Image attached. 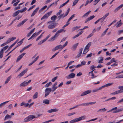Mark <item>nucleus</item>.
<instances>
[{
  "mask_svg": "<svg viewBox=\"0 0 123 123\" xmlns=\"http://www.w3.org/2000/svg\"><path fill=\"white\" fill-rule=\"evenodd\" d=\"M63 31V29H61L58 30L56 34L51 38V40L53 41L59 35V34Z\"/></svg>",
  "mask_w": 123,
  "mask_h": 123,
  "instance_id": "nucleus-1",
  "label": "nucleus"
},
{
  "mask_svg": "<svg viewBox=\"0 0 123 123\" xmlns=\"http://www.w3.org/2000/svg\"><path fill=\"white\" fill-rule=\"evenodd\" d=\"M47 24H49L48 26V28L49 29H54L56 26V25H55L56 23H54L52 21L48 22L47 23Z\"/></svg>",
  "mask_w": 123,
  "mask_h": 123,
  "instance_id": "nucleus-2",
  "label": "nucleus"
},
{
  "mask_svg": "<svg viewBox=\"0 0 123 123\" xmlns=\"http://www.w3.org/2000/svg\"><path fill=\"white\" fill-rule=\"evenodd\" d=\"M91 44L92 43L90 42L88 44L86 45L84 50L83 52V54H85L89 51V47L91 45Z\"/></svg>",
  "mask_w": 123,
  "mask_h": 123,
  "instance_id": "nucleus-3",
  "label": "nucleus"
},
{
  "mask_svg": "<svg viewBox=\"0 0 123 123\" xmlns=\"http://www.w3.org/2000/svg\"><path fill=\"white\" fill-rule=\"evenodd\" d=\"M35 118L36 117L35 116L32 115H30L24 119V122H29Z\"/></svg>",
  "mask_w": 123,
  "mask_h": 123,
  "instance_id": "nucleus-4",
  "label": "nucleus"
},
{
  "mask_svg": "<svg viewBox=\"0 0 123 123\" xmlns=\"http://www.w3.org/2000/svg\"><path fill=\"white\" fill-rule=\"evenodd\" d=\"M69 10L70 9L69 8H68L65 14H64V13L60 15V16H59L58 17V19L59 20L61 18H63L67 16L69 12Z\"/></svg>",
  "mask_w": 123,
  "mask_h": 123,
  "instance_id": "nucleus-5",
  "label": "nucleus"
},
{
  "mask_svg": "<svg viewBox=\"0 0 123 123\" xmlns=\"http://www.w3.org/2000/svg\"><path fill=\"white\" fill-rule=\"evenodd\" d=\"M51 92V88H47L45 90V94L44 97H46L49 95Z\"/></svg>",
  "mask_w": 123,
  "mask_h": 123,
  "instance_id": "nucleus-6",
  "label": "nucleus"
},
{
  "mask_svg": "<svg viewBox=\"0 0 123 123\" xmlns=\"http://www.w3.org/2000/svg\"><path fill=\"white\" fill-rule=\"evenodd\" d=\"M27 69H26L24 70L23 71L18 75L17 77L18 78H20L22 76L24 75L27 72Z\"/></svg>",
  "mask_w": 123,
  "mask_h": 123,
  "instance_id": "nucleus-7",
  "label": "nucleus"
},
{
  "mask_svg": "<svg viewBox=\"0 0 123 123\" xmlns=\"http://www.w3.org/2000/svg\"><path fill=\"white\" fill-rule=\"evenodd\" d=\"M52 11L48 12L42 18L41 20H43L45 18H48L52 13Z\"/></svg>",
  "mask_w": 123,
  "mask_h": 123,
  "instance_id": "nucleus-8",
  "label": "nucleus"
},
{
  "mask_svg": "<svg viewBox=\"0 0 123 123\" xmlns=\"http://www.w3.org/2000/svg\"><path fill=\"white\" fill-rule=\"evenodd\" d=\"M62 45L61 44L59 45L56 46L53 49H52V51H53L57 50L59 49H63L62 48Z\"/></svg>",
  "mask_w": 123,
  "mask_h": 123,
  "instance_id": "nucleus-9",
  "label": "nucleus"
},
{
  "mask_svg": "<svg viewBox=\"0 0 123 123\" xmlns=\"http://www.w3.org/2000/svg\"><path fill=\"white\" fill-rule=\"evenodd\" d=\"M91 91L90 90H88L85 91L82 93L80 95L81 96H84L85 95L87 94H89L91 93Z\"/></svg>",
  "mask_w": 123,
  "mask_h": 123,
  "instance_id": "nucleus-10",
  "label": "nucleus"
},
{
  "mask_svg": "<svg viewBox=\"0 0 123 123\" xmlns=\"http://www.w3.org/2000/svg\"><path fill=\"white\" fill-rule=\"evenodd\" d=\"M25 54V53H24L19 56L17 59L16 62H17L19 61L23 57V56Z\"/></svg>",
  "mask_w": 123,
  "mask_h": 123,
  "instance_id": "nucleus-11",
  "label": "nucleus"
},
{
  "mask_svg": "<svg viewBox=\"0 0 123 123\" xmlns=\"http://www.w3.org/2000/svg\"><path fill=\"white\" fill-rule=\"evenodd\" d=\"M58 109L56 108H55L48 110L47 111V112L49 113H51L54 112H57L58 111Z\"/></svg>",
  "mask_w": 123,
  "mask_h": 123,
  "instance_id": "nucleus-12",
  "label": "nucleus"
},
{
  "mask_svg": "<svg viewBox=\"0 0 123 123\" xmlns=\"http://www.w3.org/2000/svg\"><path fill=\"white\" fill-rule=\"evenodd\" d=\"M28 20L27 19H24L23 21H22L21 23H19L17 25V26L18 27H20L21 25H23L24 23Z\"/></svg>",
  "mask_w": 123,
  "mask_h": 123,
  "instance_id": "nucleus-13",
  "label": "nucleus"
},
{
  "mask_svg": "<svg viewBox=\"0 0 123 123\" xmlns=\"http://www.w3.org/2000/svg\"><path fill=\"white\" fill-rule=\"evenodd\" d=\"M95 16L94 15H92L89 17L88 18H87L86 19V21L85 22V23H87L88 22L93 18Z\"/></svg>",
  "mask_w": 123,
  "mask_h": 123,
  "instance_id": "nucleus-14",
  "label": "nucleus"
},
{
  "mask_svg": "<svg viewBox=\"0 0 123 123\" xmlns=\"http://www.w3.org/2000/svg\"><path fill=\"white\" fill-rule=\"evenodd\" d=\"M123 6V4H121L120 6H119L114 11V12L115 13L117 12L118 10H119L121 8H122Z\"/></svg>",
  "mask_w": 123,
  "mask_h": 123,
  "instance_id": "nucleus-15",
  "label": "nucleus"
},
{
  "mask_svg": "<svg viewBox=\"0 0 123 123\" xmlns=\"http://www.w3.org/2000/svg\"><path fill=\"white\" fill-rule=\"evenodd\" d=\"M39 9V8L38 7L36 8V9L32 13L31 15V17H33L34 16L37 12Z\"/></svg>",
  "mask_w": 123,
  "mask_h": 123,
  "instance_id": "nucleus-16",
  "label": "nucleus"
},
{
  "mask_svg": "<svg viewBox=\"0 0 123 123\" xmlns=\"http://www.w3.org/2000/svg\"><path fill=\"white\" fill-rule=\"evenodd\" d=\"M75 74L74 73H71L68 75L67 78L68 79L73 78L75 77Z\"/></svg>",
  "mask_w": 123,
  "mask_h": 123,
  "instance_id": "nucleus-17",
  "label": "nucleus"
},
{
  "mask_svg": "<svg viewBox=\"0 0 123 123\" xmlns=\"http://www.w3.org/2000/svg\"><path fill=\"white\" fill-rule=\"evenodd\" d=\"M98 59H99L98 61V62L99 63H103L104 60V58L103 57L101 56L99 57Z\"/></svg>",
  "mask_w": 123,
  "mask_h": 123,
  "instance_id": "nucleus-18",
  "label": "nucleus"
},
{
  "mask_svg": "<svg viewBox=\"0 0 123 123\" xmlns=\"http://www.w3.org/2000/svg\"><path fill=\"white\" fill-rule=\"evenodd\" d=\"M27 85V83L25 81H24L23 82L21 83L20 85V87H25Z\"/></svg>",
  "mask_w": 123,
  "mask_h": 123,
  "instance_id": "nucleus-19",
  "label": "nucleus"
},
{
  "mask_svg": "<svg viewBox=\"0 0 123 123\" xmlns=\"http://www.w3.org/2000/svg\"><path fill=\"white\" fill-rule=\"evenodd\" d=\"M83 50V48H81L79 49L78 54L77 55V57H79L81 55Z\"/></svg>",
  "mask_w": 123,
  "mask_h": 123,
  "instance_id": "nucleus-20",
  "label": "nucleus"
},
{
  "mask_svg": "<svg viewBox=\"0 0 123 123\" xmlns=\"http://www.w3.org/2000/svg\"><path fill=\"white\" fill-rule=\"evenodd\" d=\"M35 28H34L32 30H31L28 33L27 35V37H30L31 34L34 32V31L35 30Z\"/></svg>",
  "mask_w": 123,
  "mask_h": 123,
  "instance_id": "nucleus-21",
  "label": "nucleus"
},
{
  "mask_svg": "<svg viewBox=\"0 0 123 123\" xmlns=\"http://www.w3.org/2000/svg\"><path fill=\"white\" fill-rule=\"evenodd\" d=\"M12 117V116L10 115L7 114L6 115L4 118V120L5 121L9 119Z\"/></svg>",
  "mask_w": 123,
  "mask_h": 123,
  "instance_id": "nucleus-22",
  "label": "nucleus"
},
{
  "mask_svg": "<svg viewBox=\"0 0 123 123\" xmlns=\"http://www.w3.org/2000/svg\"><path fill=\"white\" fill-rule=\"evenodd\" d=\"M78 44V43H77L75 44H74L71 48L72 49L74 50H75Z\"/></svg>",
  "mask_w": 123,
  "mask_h": 123,
  "instance_id": "nucleus-23",
  "label": "nucleus"
},
{
  "mask_svg": "<svg viewBox=\"0 0 123 123\" xmlns=\"http://www.w3.org/2000/svg\"><path fill=\"white\" fill-rule=\"evenodd\" d=\"M43 102L46 105H48L49 104V100L47 99L44 100L43 101Z\"/></svg>",
  "mask_w": 123,
  "mask_h": 123,
  "instance_id": "nucleus-24",
  "label": "nucleus"
},
{
  "mask_svg": "<svg viewBox=\"0 0 123 123\" xmlns=\"http://www.w3.org/2000/svg\"><path fill=\"white\" fill-rule=\"evenodd\" d=\"M113 83H109L105 84V85L101 87L102 88V89L103 88L106 87L107 86H110L113 84Z\"/></svg>",
  "mask_w": 123,
  "mask_h": 123,
  "instance_id": "nucleus-25",
  "label": "nucleus"
},
{
  "mask_svg": "<svg viewBox=\"0 0 123 123\" xmlns=\"http://www.w3.org/2000/svg\"><path fill=\"white\" fill-rule=\"evenodd\" d=\"M9 102V101H8L1 103L0 104V108H2L3 106H4L6 103H8Z\"/></svg>",
  "mask_w": 123,
  "mask_h": 123,
  "instance_id": "nucleus-26",
  "label": "nucleus"
},
{
  "mask_svg": "<svg viewBox=\"0 0 123 123\" xmlns=\"http://www.w3.org/2000/svg\"><path fill=\"white\" fill-rule=\"evenodd\" d=\"M11 78V76H9L6 79V80L5 82V84H6L7 83H8V82L10 81V79Z\"/></svg>",
  "mask_w": 123,
  "mask_h": 123,
  "instance_id": "nucleus-27",
  "label": "nucleus"
},
{
  "mask_svg": "<svg viewBox=\"0 0 123 123\" xmlns=\"http://www.w3.org/2000/svg\"><path fill=\"white\" fill-rule=\"evenodd\" d=\"M91 11H89L86 13L83 16H82V17H87L89 14L91 12Z\"/></svg>",
  "mask_w": 123,
  "mask_h": 123,
  "instance_id": "nucleus-28",
  "label": "nucleus"
},
{
  "mask_svg": "<svg viewBox=\"0 0 123 123\" xmlns=\"http://www.w3.org/2000/svg\"><path fill=\"white\" fill-rule=\"evenodd\" d=\"M57 16L55 15H54L52 16L51 18V19L53 20L54 21H53V22H55V20L56 19Z\"/></svg>",
  "mask_w": 123,
  "mask_h": 123,
  "instance_id": "nucleus-29",
  "label": "nucleus"
},
{
  "mask_svg": "<svg viewBox=\"0 0 123 123\" xmlns=\"http://www.w3.org/2000/svg\"><path fill=\"white\" fill-rule=\"evenodd\" d=\"M118 88L120 89L119 91H120V93L123 92V86H119Z\"/></svg>",
  "mask_w": 123,
  "mask_h": 123,
  "instance_id": "nucleus-30",
  "label": "nucleus"
},
{
  "mask_svg": "<svg viewBox=\"0 0 123 123\" xmlns=\"http://www.w3.org/2000/svg\"><path fill=\"white\" fill-rule=\"evenodd\" d=\"M19 13V10L16 12H15L13 13V14L12 16L13 17H15L16 16L18 15Z\"/></svg>",
  "mask_w": 123,
  "mask_h": 123,
  "instance_id": "nucleus-31",
  "label": "nucleus"
},
{
  "mask_svg": "<svg viewBox=\"0 0 123 123\" xmlns=\"http://www.w3.org/2000/svg\"><path fill=\"white\" fill-rule=\"evenodd\" d=\"M86 116H82L81 117L78 118L79 121H80L82 120L85 119L86 118Z\"/></svg>",
  "mask_w": 123,
  "mask_h": 123,
  "instance_id": "nucleus-32",
  "label": "nucleus"
},
{
  "mask_svg": "<svg viewBox=\"0 0 123 123\" xmlns=\"http://www.w3.org/2000/svg\"><path fill=\"white\" fill-rule=\"evenodd\" d=\"M38 92H36L34 94L33 96V98L35 99L37 98L38 97Z\"/></svg>",
  "mask_w": 123,
  "mask_h": 123,
  "instance_id": "nucleus-33",
  "label": "nucleus"
},
{
  "mask_svg": "<svg viewBox=\"0 0 123 123\" xmlns=\"http://www.w3.org/2000/svg\"><path fill=\"white\" fill-rule=\"evenodd\" d=\"M106 110H107L105 108H104L103 109H99L98 110L97 112H101L102 111L105 112V111H106Z\"/></svg>",
  "mask_w": 123,
  "mask_h": 123,
  "instance_id": "nucleus-34",
  "label": "nucleus"
},
{
  "mask_svg": "<svg viewBox=\"0 0 123 123\" xmlns=\"http://www.w3.org/2000/svg\"><path fill=\"white\" fill-rule=\"evenodd\" d=\"M69 1V0H68L66 2H65V3H64L63 4L61 5L60 6L59 8H61L62 7H63L65 5L67 4L68 3Z\"/></svg>",
  "mask_w": 123,
  "mask_h": 123,
  "instance_id": "nucleus-35",
  "label": "nucleus"
},
{
  "mask_svg": "<svg viewBox=\"0 0 123 123\" xmlns=\"http://www.w3.org/2000/svg\"><path fill=\"white\" fill-rule=\"evenodd\" d=\"M80 27V26H76L73 27L72 29V31H73L77 29H78Z\"/></svg>",
  "mask_w": 123,
  "mask_h": 123,
  "instance_id": "nucleus-36",
  "label": "nucleus"
},
{
  "mask_svg": "<svg viewBox=\"0 0 123 123\" xmlns=\"http://www.w3.org/2000/svg\"><path fill=\"white\" fill-rule=\"evenodd\" d=\"M81 105H82V106L83 105L84 106L90 105V102L83 103L81 104Z\"/></svg>",
  "mask_w": 123,
  "mask_h": 123,
  "instance_id": "nucleus-37",
  "label": "nucleus"
},
{
  "mask_svg": "<svg viewBox=\"0 0 123 123\" xmlns=\"http://www.w3.org/2000/svg\"><path fill=\"white\" fill-rule=\"evenodd\" d=\"M57 88L58 87L57 86H56V87H54L52 86L51 88V91L53 92L55 91Z\"/></svg>",
  "mask_w": 123,
  "mask_h": 123,
  "instance_id": "nucleus-38",
  "label": "nucleus"
},
{
  "mask_svg": "<svg viewBox=\"0 0 123 123\" xmlns=\"http://www.w3.org/2000/svg\"><path fill=\"white\" fill-rule=\"evenodd\" d=\"M102 89V88L101 87H99L98 89H95L93 90L92 92H97L98 90H100Z\"/></svg>",
  "mask_w": 123,
  "mask_h": 123,
  "instance_id": "nucleus-39",
  "label": "nucleus"
},
{
  "mask_svg": "<svg viewBox=\"0 0 123 123\" xmlns=\"http://www.w3.org/2000/svg\"><path fill=\"white\" fill-rule=\"evenodd\" d=\"M27 10V8L25 7L22 9L20 10H19V12L22 13L25 12Z\"/></svg>",
  "mask_w": 123,
  "mask_h": 123,
  "instance_id": "nucleus-40",
  "label": "nucleus"
},
{
  "mask_svg": "<svg viewBox=\"0 0 123 123\" xmlns=\"http://www.w3.org/2000/svg\"><path fill=\"white\" fill-rule=\"evenodd\" d=\"M4 51L2 50H1L0 51V58H1L3 55Z\"/></svg>",
  "mask_w": 123,
  "mask_h": 123,
  "instance_id": "nucleus-41",
  "label": "nucleus"
},
{
  "mask_svg": "<svg viewBox=\"0 0 123 123\" xmlns=\"http://www.w3.org/2000/svg\"><path fill=\"white\" fill-rule=\"evenodd\" d=\"M116 78L118 79L123 78V74H121L118 75L116 76Z\"/></svg>",
  "mask_w": 123,
  "mask_h": 123,
  "instance_id": "nucleus-42",
  "label": "nucleus"
},
{
  "mask_svg": "<svg viewBox=\"0 0 123 123\" xmlns=\"http://www.w3.org/2000/svg\"><path fill=\"white\" fill-rule=\"evenodd\" d=\"M47 7V6L46 5H45L43 7H42L39 11V12H41L42 11L45 9L46 7Z\"/></svg>",
  "mask_w": 123,
  "mask_h": 123,
  "instance_id": "nucleus-43",
  "label": "nucleus"
},
{
  "mask_svg": "<svg viewBox=\"0 0 123 123\" xmlns=\"http://www.w3.org/2000/svg\"><path fill=\"white\" fill-rule=\"evenodd\" d=\"M119 93H120V91L119 90L115 92H114L112 93L111 94H116Z\"/></svg>",
  "mask_w": 123,
  "mask_h": 123,
  "instance_id": "nucleus-44",
  "label": "nucleus"
},
{
  "mask_svg": "<svg viewBox=\"0 0 123 123\" xmlns=\"http://www.w3.org/2000/svg\"><path fill=\"white\" fill-rule=\"evenodd\" d=\"M8 47V45H7L3 47L2 49L1 50H2V51H3L4 50L6 49Z\"/></svg>",
  "mask_w": 123,
  "mask_h": 123,
  "instance_id": "nucleus-45",
  "label": "nucleus"
},
{
  "mask_svg": "<svg viewBox=\"0 0 123 123\" xmlns=\"http://www.w3.org/2000/svg\"><path fill=\"white\" fill-rule=\"evenodd\" d=\"M68 41H66L65 43H64V44L63 46H62V49H63V48H64V47H65V46H66L68 43Z\"/></svg>",
  "mask_w": 123,
  "mask_h": 123,
  "instance_id": "nucleus-46",
  "label": "nucleus"
},
{
  "mask_svg": "<svg viewBox=\"0 0 123 123\" xmlns=\"http://www.w3.org/2000/svg\"><path fill=\"white\" fill-rule=\"evenodd\" d=\"M118 65V64L117 62H115L111 65V66L112 67H115Z\"/></svg>",
  "mask_w": 123,
  "mask_h": 123,
  "instance_id": "nucleus-47",
  "label": "nucleus"
},
{
  "mask_svg": "<svg viewBox=\"0 0 123 123\" xmlns=\"http://www.w3.org/2000/svg\"><path fill=\"white\" fill-rule=\"evenodd\" d=\"M52 84V83L51 82H49V83L47 84L45 86V87H49V86L51 85Z\"/></svg>",
  "mask_w": 123,
  "mask_h": 123,
  "instance_id": "nucleus-48",
  "label": "nucleus"
},
{
  "mask_svg": "<svg viewBox=\"0 0 123 123\" xmlns=\"http://www.w3.org/2000/svg\"><path fill=\"white\" fill-rule=\"evenodd\" d=\"M57 2H54L53 3L51 4L48 7L47 9H49L51 6L53 5L54 4H55L56 5L57 4Z\"/></svg>",
  "mask_w": 123,
  "mask_h": 123,
  "instance_id": "nucleus-49",
  "label": "nucleus"
},
{
  "mask_svg": "<svg viewBox=\"0 0 123 123\" xmlns=\"http://www.w3.org/2000/svg\"><path fill=\"white\" fill-rule=\"evenodd\" d=\"M115 58H112L110 61L112 63L114 62H116L117 61V60H115Z\"/></svg>",
  "mask_w": 123,
  "mask_h": 123,
  "instance_id": "nucleus-50",
  "label": "nucleus"
},
{
  "mask_svg": "<svg viewBox=\"0 0 123 123\" xmlns=\"http://www.w3.org/2000/svg\"><path fill=\"white\" fill-rule=\"evenodd\" d=\"M76 122H77L76 121V118L74 119L71 120L69 122V123H74Z\"/></svg>",
  "mask_w": 123,
  "mask_h": 123,
  "instance_id": "nucleus-51",
  "label": "nucleus"
},
{
  "mask_svg": "<svg viewBox=\"0 0 123 123\" xmlns=\"http://www.w3.org/2000/svg\"><path fill=\"white\" fill-rule=\"evenodd\" d=\"M54 119H52L49 120L45 121L44 122L42 123H48L49 122H50L54 121Z\"/></svg>",
  "mask_w": 123,
  "mask_h": 123,
  "instance_id": "nucleus-52",
  "label": "nucleus"
},
{
  "mask_svg": "<svg viewBox=\"0 0 123 123\" xmlns=\"http://www.w3.org/2000/svg\"><path fill=\"white\" fill-rule=\"evenodd\" d=\"M100 1V0H95L93 1V2L94 3V5H95L97 4Z\"/></svg>",
  "mask_w": 123,
  "mask_h": 123,
  "instance_id": "nucleus-53",
  "label": "nucleus"
},
{
  "mask_svg": "<svg viewBox=\"0 0 123 123\" xmlns=\"http://www.w3.org/2000/svg\"><path fill=\"white\" fill-rule=\"evenodd\" d=\"M58 77L56 76L52 79L51 81L53 82H54L57 79Z\"/></svg>",
  "mask_w": 123,
  "mask_h": 123,
  "instance_id": "nucleus-54",
  "label": "nucleus"
},
{
  "mask_svg": "<svg viewBox=\"0 0 123 123\" xmlns=\"http://www.w3.org/2000/svg\"><path fill=\"white\" fill-rule=\"evenodd\" d=\"M109 14V12H108L106 13V14L103 17V19H105L106 17L108 16Z\"/></svg>",
  "mask_w": 123,
  "mask_h": 123,
  "instance_id": "nucleus-55",
  "label": "nucleus"
},
{
  "mask_svg": "<svg viewBox=\"0 0 123 123\" xmlns=\"http://www.w3.org/2000/svg\"><path fill=\"white\" fill-rule=\"evenodd\" d=\"M93 35V34L92 33L90 34L86 37L87 39H88L90 37H92Z\"/></svg>",
  "mask_w": 123,
  "mask_h": 123,
  "instance_id": "nucleus-56",
  "label": "nucleus"
},
{
  "mask_svg": "<svg viewBox=\"0 0 123 123\" xmlns=\"http://www.w3.org/2000/svg\"><path fill=\"white\" fill-rule=\"evenodd\" d=\"M86 62L84 61H82L81 63V66L84 65H85Z\"/></svg>",
  "mask_w": 123,
  "mask_h": 123,
  "instance_id": "nucleus-57",
  "label": "nucleus"
},
{
  "mask_svg": "<svg viewBox=\"0 0 123 123\" xmlns=\"http://www.w3.org/2000/svg\"><path fill=\"white\" fill-rule=\"evenodd\" d=\"M75 114V112L69 113L68 114V115L69 116H70L74 114Z\"/></svg>",
  "mask_w": 123,
  "mask_h": 123,
  "instance_id": "nucleus-58",
  "label": "nucleus"
},
{
  "mask_svg": "<svg viewBox=\"0 0 123 123\" xmlns=\"http://www.w3.org/2000/svg\"><path fill=\"white\" fill-rule=\"evenodd\" d=\"M62 12V10H59V12H58L56 14V15L57 16H58V15H60V14H61Z\"/></svg>",
  "mask_w": 123,
  "mask_h": 123,
  "instance_id": "nucleus-59",
  "label": "nucleus"
},
{
  "mask_svg": "<svg viewBox=\"0 0 123 123\" xmlns=\"http://www.w3.org/2000/svg\"><path fill=\"white\" fill-rule=\"evenodd\" d=\"M97 119H98V118L97 117V118H95L93 119H92L90 120L89 121H87V122H89L90 121H95V120H97Z\"/></svg>",
  "mask_w": 123,
  "mask_h": 123,
  "instance_id": "nucleus-60",
  "label": "nucleus"
},
{
  "mask_svg": "<svg viewBox=\"0 0 123 123\" xmlns=\"http://www.w3.org/2000/svg\"><path fill=\"white\" fill-rule=\"evenodd\" d=\"M4 123H13V122L12 121L9 120L4 122Z\"/></svg>",
  "mask_w": 123,
  "mask_h": 123,
  "instance_id": "nucleus-61",
  "label": "nucleus"
},
{
  "mask_svg": "<svg viewBox=\"0 0 123 123\" xmlns=\"http://www.w3.org/2000/svg\"><path fill=\"white\" fill-rule=\"evenodd\" d=\"M117 25L116 26L117 27L120 26L122 25V24L121 23H117Z\"/></svg>",
  "mask_w": 123,
  "mask_h": 123,
  "instance_id": "nucleus-62",
  "label": "nucleus"
},
{
  "mask_svg": "<svg viewBox=\"0 0 123 123\" xmlns=\"http://www.w3.org/2000/svg\"><path fill=\"white\" fill-rule=\"evenodd\" d=\"M117 113L120 112L121 111H122L123 110V109H118L117 110Z\"/></svg>",
  "mask_w": 123,
  "mask_h": 123,
  "instance_id": "nucleus-63",
  "label": "nucleus"
},
{
  "mask_svg": "<svg viewBox=\"0 0 123 123\" xmlns=\"http://www.w3.org/2000/svg\"><path fill=\"white\" fill-rule=\"evenodd\" d=\"M82 74V73L81 72H80L77 74L76 76H79L81 75Z\"/></svg>",
  "mask_w": 123,
  "mask_h": 123,
  "instance_id": "nucleus-64",
  "label": "nucleus"
}]
</instances>
